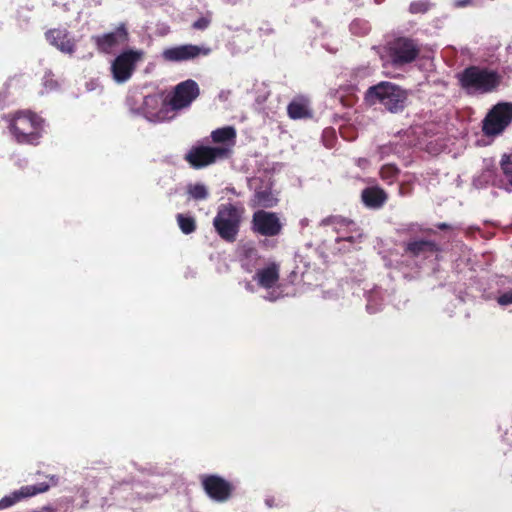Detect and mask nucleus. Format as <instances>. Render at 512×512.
Segmentation results:
<instances>
[{
  "label": "nucleus",
  "instance_id": "obj_22",
  "mask_svg": "<svg viewBox=\"0 0 512 512\" xmlns=\"http://www.w3.org/2000/svg\"><path fill=\"white\" fill-rule=\"evenodd\" d=\"M406 250L413 256H425L426 253H435L437 248L436 244L432 241L418 240L409 242L407 244Z\"/></svg>",
  "mask_w": 512,
  "mask_h": 512
},
{
  "label": "nucleus",
  "instance_id": "obj_18",
  "mask_svg": "<svg viewBox=\"0 0 512 512\" xmlns=\"http://www.w3.org/2000/svg\"><path fill=\"white\" fill-rule=\"evenodd\" d=\"M45 36L52 46L64 54L72 55L76 50V40L67 29H50Z\"/></svg>",
  "mask_w": 512,
  "mask_h": 512
},
{
  "label": "nucleus",
  "instance_id": "obj_31",
  "mask_svg": "<svg viewBox=\"0 0 512 512\" xmlns=\"http://www.w3.org/2000/svg\"><path fill=\"white\" fill-rule=\"evenodd\" d=\"M429 7L430 2L428 0H418L410 4L409 11L413 14L425 13L428 11Z\"/></svg>",
  "mask_w": 512,
  "mask_h": 512
},
{
  "label": "nucleus",
  "instance_id": "obj_32",
  "mask_svg": "<svg viewBox=\"0 0 512 512\" xmlns=\"http://www.w3.org/2000/svg\"><path fill=\"white\" fill-rule=\"evenodd\" d=\"M211 23V13H207L205 16L198 18L193 22L192 27L196 30H205Z\"/></svg>",
  "mask_w": 512,
  "mask_h": 512
},
{
  "label": "nucleus",
  "instance_id": "obj_16",
  "mask_svg": "<svg viewBox=\"0 0 512 512\" xmlns=\"http://www.w3.org/2000/svg\"><path fill=\"white\" fill-rule=\"evenodd\" d=\"M128 40V32L125 24H120L115 31L92 36L98 51L110 54L120 45L125 44Z\"/></svg>",
  "mask_w": 512,
  "mask_h": 512
},
{
  "label": "nucleus",
  "instance_id": "obj_11",
  "mask_svg": "<svg viewBox=\"0 0 512 512\" xmlns=\"http://www.w3.org/2000/svg\"><path fill=\"white\" fill-rule=\"evenodd\" d=\"M283 229V222L275 212L264 209L255 211L252 215L251 230L264 237L278 236Z\"/></svg>",
  "mask_w": 512,
  "mask_h": 512
},
{
  "label": "nucleus",
  "instance_id": "obj_43",
  "mask_svg": "<svg viewBox=\"0 0 512 512\" xmlns=\"http://www.w3.org/2000/svg\"><path fill=\"white\" fill-rule=\"evenodd\" d=\"M377 2H379L380 0H376Z\"/></svg>",
  "mask_w": 512,
  "mask_h": 512
},
{
  "label": "nucleus",
  "instance_id": "obj_29",
  "mask_svg": "<svg viewBox=\"0 0 512 512\" xmlns=\"http://www.w3.org/2000/svg\"><path fill=\"white\" fill-rule=\"evenodd\" d=\"M350 31L354 35L364 36L370 31V25L366 20L356 19L351 22Z\"/></svg>",
  "mask_w": 512,
  "mask_h": 512
},
{
  "label": "nucleus",
  "instance_id": "obj_41",
  "mask_svg": "<svg viewBox=\"0 0 512 512\" xmlns=\"http://www.w3.org/2000/svg\"><path fill=\"white\" fill-rule=\"evenodd\" d=\"M167 31H168V28H167V27H165L164 29H162V32H161V33H162V34H165V33H167Z\"/></svg>",
  "mask_w": 512,
  "mask_h": 512
},
{
  "label": "nucleus",
  "instance_id": "obj_20",
  "mask_svg": "<svg viewBox=\"0 0 512 512\" xmlns=\"http://www.w3.org/2000/svg\"><path fill=\"white\" fill-rule=\"evenodd\" d=\"M386 192L378 186L365 188L361 193V199L368 208L379 209L387 201Z\"/></svg>",
  "mask_w": 512,
  "mask_h": 512
},
{
  "label": "nucleus",
  "instance_id": "obj_38",
  "mask_svg": "<svg viewBox=\"0 0 512 512\" xmlns=\"http://www.w3.org/2000/svg\"><path fill=\"white\" fill-rule=\"evenodd\" d=\"M438 227H439L440 229H445V228H447V227H448V225H447L446 223H441V224H439V225H438Z\"/></svg>",
  "mask_w": 512,
  "mask_h": 512
},
{
  "label": "nucleus",
  "instance_id": "obj_26",
  "mask_svg": "<svg viewBox=\"0 0 512 512\" xmlns=\"http://www.w3.org/2000/svg\"><path fill=\"white\" fill-rule=\"evenodd\" d=\"M176 218H177V223L179 225V228L184 234L188 235L195 231L196 222L192 216L178 214L176 216Z\"/></svg>",
  "mask_w": 512,
  "mask_h": 512
},
{
  "label": "nucleus",
  "instance_id": "obj_27",
  "mask_svg": "<svg viewBox=\"0 0 512 512\" xmlns=\"http://www.w3.org/2000/svg\"><path fill=\"white\" fill-rule=\"evenodd\" d=\"M398 175L399 169L392 164L383 165L380 169L381 179L389 185L393 184L396 181Z\"/></svg>",
  "mask_w": 512,
  "mask_h": 512
},
{
  "label": "nucleus",
  "instance_id": "obj_10",
  "mask_svg": "<svg viewBox=\"0 0 512 512\" xmlns=\"http://www.w3.org/2000/svg\"><path fill=\"white\" fill-rule=\"evenodd\" d=\"M143 55L142 50L132 49L120 53L111 63V73L114 81L117 83L127 82Z\"/></svg>",
  "mask_w": 512,
  "mask_h": 512
},
{
  "label": "nucleus",
  "instance_id": "obj_5",
  "mask_svg": "<svg viewBox=\"0 0 512 512\" xmlns=\"http://www.w3.org/2000/svg\"><path fill=\"white\" fill-rule=\"evenodd\" d=\"M243 208L233 204L219 206L213 219V226L218 235L227 242H234L239 232Z\"/></svg>",
  "mask_w": 512,
  "mask_h": 512
},
{
  "label": "nucleus",
  "instance_id": "obj_21",
  "mask_svg": "<svg viewBox=\"0 0 512 512\" xmlns=\"http://www.w3.org/2000/svg\"><path fill=\"white\" fill-rule=\"evenodd\" d=\"M213 142L220 143L221 146L231 149L236 138V131L232 126L218 128L211 133Z\"/></svg>",
  "mask_w": 512,
  "mask_h": 512
},
{
  "label": "nucleus",
  "instance_id": "obj_36",
  "mask_svg": "<svg viewBox=\"0 0 512 512\" xmlns=\"http://www.w3.org/2000/svg\"><path fill=\"white\" fill-rule=\"evenodd\" d=\"M369 162L367 159L365 158H359L357 160V165L360 167V168H366L368 166Z\"/></svg>",
  "mask_w": 512,
  "mask_h": 512
},
{
  "label": "nucleus",
  "instance_id": "obj_2",
  "mask_svg": "<svg viewBox=\"0 0 512 512\" xmlns=\"http://www.w3.org/2000/svg\"><path fill=\"white\" fill-rule=\"evenodd\" d=\"M460 86L469 95H482L494 91L501 76L493 70L470 66L457 75Z\"/></svg>",
  "mask_w": 512,
  "mask_h": 512
},
{
  "label": "nucleus",
  "instance_id": "obj_3",
  "mask_svg": "<svg viewBox=\"0 0 512 512\" xmlns=\"http://www.w3.org/2000/svg\"><path fill=\"white\" fill-rule=\"evenodd\" d=\"M9 128L18 143L37 145L42 136L43 119L31 111H19L11 118Z\"/></svg>",
  "mask_w": 512,
  "mask_h": 512
},
{
  "label": "nucleus",
  "instance_id": "obj_35",
  "mask_svg": "<svg viewBox=\"0 0 512 512\" xmlns=\"http://www.w3.org/2000/svg\"><path fill=\"white\" fill-rule=\"evenodd\" d=\"M476 3V0H455V6L465 7Z\"/></svg>",
  "mask_w": 512,
  "mask_h": 512
},
{
  "label": "nucleus",
  "instance_id": "obj_13",
  "mask_svg": "<svg viewBox=\"0 0 512 512\" xmlns=\"http://www.w3.org/2000/svg\"><path fill=\"white\" fill-rule=\"evenodd\" d=\"M199 95L198 84L191 79L179 83L167 102V107H171L173 118L176 117L177 111L187 108Z\"/></svg>",
  "mask_w": 512,
  "mask_h": 512
},
{
  "label": "nucleus",
  "instance_id": "obj_28",
  "mask_svg": "<svg viewBox=\"0 0 512 512\" xmlns=\"http://www.w3.org/2000/svg\"><path fill=\"white\" fill-rule=\"evenodd\" d=\"M189 196L194 200H205L208 195V189L203 183L190 184L187 187Z\"/></svg>",
  "mask_w": 512,
  "mask_h": 512
},
{
  "label": "nucleus",
  "instance_id": "obj_1",
  "mask_svg": "<svg viewBox=\"0 0 512 512\" xmlns=\"http://www.w3.org/2000/svg\"><path fill=\"white\" fill-rule=\"evenodd\" d=\"M129 110L138 116H142L149 122L159 123L173 119L171 107L159 95L142 96L134 93L126 100Z\"/></svg>",
  "mask_w": 512,
  "mask_h": 512
},
{
  "label": "nucleus",
  "instance_id": "obj_12",
  "mask_svg": "<svg viewBox=\"0 0 512 512\" xmlns=\"http://www.w3.org/2000/svg\"><path fill=\"white\" fill-rule=\"evenodd\" d=\"M249 186L254 189V194L249 201L251 208H273L279 199L277 194L272 189L270 178L261 180L260 178H252L249 180Z\"/></svg>",
  "mask_w": 512,
  "mask_h": 512
},
{
  "label": "nucleus",
  "instance_id": "obj_23",
  "mask_svg": "<svg viewBox=\"0 0 512 512\" xmlns=\"http://www.w3.org/2000/svg\"><path fill=\"white\" fill-rule=\"evenodd\" d=\"M496 178V169L492 165H487L485 168L481 170L479 174H477L473 178V185L477 189H482L487 187L489 184L493 183Z\"/></svg>",
  "mask_w": 512,
  "mask_h": 512
},
{
  "label": "nucleus",
  "instance_id": "obj_15",
  "mask_svg": "<svg viewBox=\"0 0 512 512\" xmlns=\"http://www.w3.org/2000/svg\"><path fill=\"white\" fill-rule=\"evenodd\" d=\"M50 481L51 484L47 482H40L33 485L22 486L20 489L15 490L9 495L4 496L0 500V510L7 509L13 506L14 504L18 503L22 499L46 492L51 485H56L58 480L55 476H51Z\"/></svg>",
  "mask_w": 512,
  "mask_h": 512
},
{
  "label": "nucleus",
  "instance_id": "obj_17",
  "mask_svg": "<svg viewBox=\"0 0 512 512\" xmlns=\"http://www.w3.org/2000/svg\"><path fill=\"white\" fill-rule=\"evenodd\" d=\"M211 52L209 47L185 44L165 49L162 57L168 62H181L192 60L200 55L207 56Z\"/></svg>",
  "mask_w": 512,
  "mask_h": 512
},
{
  "label": "nucleus",
  "instance_id": "obj_44",
  "mask_svg": "<svg viewBox=\"0 0 512 512\" xmlns=\"http://www.w3.org/2000/svg\"><path fill=\"white\" fill-rule=\"evenodd\" d=\"M377 2H379L380 0H376Z\"/></svg>",
  "mask_w": 512,
  "mask_h": 512
},
{
  "label": "nucleus",
  "instance_id": "obj_9",
  "mask_svg": "<svg viewBox=\"0 0 512 512\" xmlns=\"http://www.w3.org/2000/svg\"><path fill=\"white\" fill-rule=\"evenodd\" d=\"M229 155V148L195 145L186 153L185 160L195 169H200L224 159Z\"/></svg>",
  "mask_w": 512,
  "mask_h": 512
},
{
  "label": "nucleus",
  "instance_id": "obj_37",
  "mask_svg": "<svg viewBox=\"0 0 512 512\" xmlns=\"http://www.w3.org/2000/svg\"><path fill=\"white\" fill-rule=\"evenodd\" d=\"M398 193L400 196H404L405 195V192H404V189H403V186L400 185L399 189H398Z\"/></svg>",
  "mask_w": 512,
  "mask_h": 512
},
{
  "label": "nucleus",
  "instance_id": "obj_19",
  "mask_svg": "<svg viewBox=\"0 0 512 512\" xmlns=\"http://www.w3.org/2000/svg\"><path fill=\"white\" fill-rule=\"evenodd\" d=\"M203 487L209 497L218 502L226 501L232 489L229 482L215 475L204 478Z\"/></svg>",
  "mask_w": 512,
  "mask_h": 512
},
{
  "label": "nucleus",
  "instance_id": "obj_14",
  "mask_svg": "<svg viewBox=\"0 0 512 512\" xmlns=\"http://www.w3.org/2000/svg\"><path fill=\"white\" fill-rule=\"evenodd\" d=\"M279 271V265L276 263H271L263 268L258 269L253 276V279L260 287L268 290L264 298L271 302L276 301L282 297V294L274 289V286L279 280Z\"/></svg>",
  "mask_w": 512,
  "mask_h": 512
},
{
  "label": "nucleus",
  "instance_id": "obj_4",
  "mask_svg": "<svg viewBox=\"0 0 512 512\" xmlns=\"http://www.w3.org/2000/svg\"><path fill=\"white\" fill-rule=\"evenodd\" d=\"M365 99L371 105L380 104L387 111L397 113L405 108L407 93L396 84L380 82L367 90Z\"/></svg>",
  "mask_w": 512,
  "mask_h": 512
},
{
  "label": "nucleus",
  "instance_id": "obj_30",
  "mask_svg": "<svg viewBox=\"0 0 512 512\" xmlns=\"http://www.w3.org/2000/svg\"><path fill=\"white\" fill-rule=\"evenodd\" d=\"M378 299H381V293L376 289L367 296L366 308L369 313H376L380 309V305L377 303Z\"/></svg>",
  "mask_w": 512,
  "mask_h": 512
},
{
  "label": "nucleus",
  "instance_id": "obj_8",
  "mask_svg": "<svg viewBox=\"0 0 512 512\" xmlns=\"http://www.w3.org/2000/svg\"><path fill=\"white\" fill-rule=\"evenodd\" d=\"M512 122V103H498L483 120L482 130L487 136L501 134Z\"/></svg>",
  "mask_w": 512,
  "mask_h": 512
},
{
  "label": "nucleus",
  "instance_id": "obj_39",
  "mask_svg": "<svg viewBox=\"0 0 512 512\" xmlns=\"http://www.w3.org/2000/svg\"><path fill=\"white\" fill-rule=\"evenodd\" d=\"M246 289L249 291H253L252 285L250 283L246 284Z\"/></svg>",
  "mask_w": 512,
  "mask_h": 512
},
{
  "label": "nucleus",
  "instance_id": "obj_25",
  "mask_svg": "<svg viewBox=\"0 0 512 512\" xmlns=\"http://www.w3.org/2000/svg\"><path fill=\"white\" fill-rule=\"evenodd\" d=\"M500 167L506 183L505 189L512 191V152L502 155Z\"/></svg>",
  "mask_w": 512,
  "mask_h": 512
},
{
  "label": "nucleus",
  "instance_id": "obj_24",
  "mask_svg": "<svg viewBox=\"0 0 512 512\" xmlns=\"http://www.w3.org/2000/svg\"><path fill=\"white\" fill-rule=\"evenodd\" d=\"M288 115L292 119H302L310 116L307 103L303 100H294L288 105Z\"/></svg>",
  "mask_w": 512,
  "mask_h": 512
},
{
  "label": "nucleus",
  "instance_id": "obj_7",
  "mask_svg": "<svg viewBox=\"0 0 512 512\" xmlns=\"http://www.w3.org/2000/svg\"><path fill=\"white\" fill-rule=\"evenodd\" d=\"M388 55L394 66H403L415 61L420 53L419 44L409 37H398L387 46Z\"/></svg>",
  "mask_w": 512,
  "mask_h": 512
},
{
  "label": "nucleus",
  "instance_id": "obj_40",
  "mask_svg": "<svg viewBox=\"0 0 512 512\" xmlns=\"http://www.w3.org/2000/svg\"><path fill=\"white\" fill-rule=\"evenodd\" d=\"M266 504L269 506V507H272L273 504H272V501L270 499H266Z\"/></svg>",
  "mask_w": 512,
  "mask_h": 512
},
{
  "label": "nucleus",
  "instance_id": "obj_33",
  "mask_svg": "<svg viewBox=\"0 0 512 512\" xmlns=\"http://www.w3.org/2000/svg\"><path fill=\"white\" fill-rule=\"evenodd\" d=\"M396 151V146L393 144H386L380 146L378 149L380 159H383Z\"/></svg>",
  "mask_w": 512,
  "mask_h": 512
},
{
  "label": "nucleus",
  "instance_id": "obj_42",
  "mask_svg": "<svg viewBox=\"0 0 512 512\" xmlns=\"http://www.w3.org/2000/svg\"><path fill=\"white\" fill-rule=\"evenodd\" d=\"M301 223H302L303 226L306 225V221L305 220H302Z\"/></svg>",
  "mask_w": 512,
  "mask_h": 512
},
{
  "label": "nucleus",
  "instance_id": "obj_34",
  "mask_svg": "<svg viewBox=\"0 0 512 512\" xmlns=\"http://www.w3.org/2000/svg\"><path fill=\"white\" fill-rule=\"evenodd\" d=\"M498 303L501 306L512 304V290L507 291L498 297Z\"/></svg>",
  "mask_w": 512,
  "mask_h": 512
},
{
  "label": "nucleus",
  "instance_id": "obj_6",
  "mask_svg": "<svg viewBox=\"0 0 512 512\" xmlns=\"http://www.w3.org/2000/svg\"><path fill=\"white\" fill-rule=\"evenodd\" d=\"M322 226L331 225L336 233L335 247L338 251H349L351 247L359 243L362 239V232L357 224L347 219L333 216L325 218L321 221Z\"/></svg>",
  "mask_w": 512,
  "mask_h": 512
}]
</instances>
